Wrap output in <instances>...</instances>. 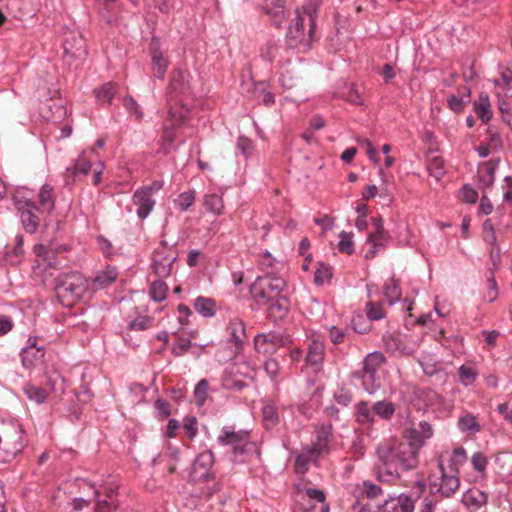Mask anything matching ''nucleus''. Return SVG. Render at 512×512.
I'll return each instance as SVG.
<instances>
[{
	"mask_svg": "<svg viewBox=\"0 0 512 512\" xmlns=\"http://www.w3.org/2000/svg\"><path fill=\"white\" fill-rule=\"evenodd\" d=\"M230 374H241L239 366L235 364L231 367L230 372H225L223 374L221 383L224 389L231 391H241L245 387H247V384L245 382L241 380H233Z\"/></svg>",
	"mask_w": 512,
	"mask_h": 512,
	"instance_id": "72a5a7b5",
	"label": "nucleus"
},
{
	"mask_svg": "<svg viewBox=\"0 0 512 512\" xmlns=\"http://www.w3.org/2000/svg\"><path fill=\"white\" fill-rule=\"evenodd\" d=\"M177 259L175 243L168 244L162 240L153 252L152 268L160 277H167L171 273L172 265Z\"/></svg>",
	"mask_w": 512,
	"mask_h": 512,
	"instance_id": "1a4fd4ad",
	"label": "nucleus"
},
{
	"mask_svg": "<svg viewBox=\"0 0 512 512\" xmlns=\"http://www.w3.org/2000/svg\"><path fill=\"white\" fill-rule=\"evenodd\" d=\"M384 362L385 357L381 352H371L364 358L362 368L355 372L356 378L361 381L364 390L370 395L375 394L380 388L377 372Z\"/></svg>",
	"mask_w": 512,
	"mask_h": 512,
	"instance_id": "423d86ee",
	"label": "nucleus"
},
{
	"mask_svg": "<svg viewBox=\"0 0 512 512\" xmlns=\"http://www.w3.org/2000/svg\"><path fill=\"white\" fill-rule=\"evenodd\" d=\"M203 206L206 211L219 216L224 212V202L222 196L216 193H207L203 197Z\"/></svg>",
	"mask_w": 512,
	"mask_h": 512,
	"instance_id": "473e14b6",
	"label": "nucleus"
},
{
	"mask_svg": "<svg viewBox=\"0 0 512 512\" xmlns=\"http://www.w3.org/2000/svg\"><path fill=\"white\" fill-rule=\"evenodd\" d=\"M469 512H477L488 503V494L476 488L467 489L461 498Z\"/></svg>",
	"mask_w": 512,
	"mask_h": 512,
	"instance_id": "6ab92c4d",
	"label": "nucleus"
},
{
	"mask_svg": "<svg viewBox=\"0 0 512 512\" xmlns=\"http://www.w3.org/2000/svg\"><path fill=\"white\" fill-rule=\"evenodd\" d=\"M471 465L472 468L481 476H484L486 473L488 459L482 452H475L471 456Z\"/></svg>",
	"mask_w": 512,
	"mask_h": 512,
	"instance_id": "3c124183",
	"label": "nucleus"
},
{
	"mask_svg": "<svg viewBox=\"0 0 512 512\" xmlns=\"http://www.w3.org/2000/svg\"><path fill=\"white\" fill-rule=\"evenodd\" d=\"M191 347V341L187 338H181L178 342L174 343L171 352L175 356H182Z\"/></svg>",
	"mask_w": 512,
	"mask_h": 512,
	"instance_id": "338daca9",
	"label": "nucleus"
},
{
	"mask_svg": "<svg viewBox=\"0 0 512 512\" xmlns=\"http://www.w3.org/2000/svg\"><path fill=\"white\" fill-rule=\"evenodd\" d=\"M390 240L391 237L387 232L374 231L370 233L365 243L368 248L365 250L364 257L366 259L374 258L377 253L388 246Z\"/></svg>",
	"mask_w": 512,
	"mask_h": 512,
	"instance_id": "a211bd4d",
	"label": "nucleus"
},
{
	"mask_svg": "<svg viewBox=\"0 0 512 512\" xmlns=\"http://www.w3.org/2000/svg\"><path fill=\"white\" fill-rule=\"evenodd\" d=\"M151 61L155 76L158 79L163 80L168 69V60L163 56V53L159 49L155 48L151 51Z\"/></svg>",
	"mask_w": 512,
	"mask_h": 512,
	"instance_id": "2f4dec72",
	"label": "nucleus"
},
{
	"mask_svg": "<svg viewBox=\"0 0 512 512\" xmlns=\"http://www.w3.org/2000/svg\"><path fill=\"white\" fill-rule=\"evenodd\" d=\"M375 454L378 479L385 482L400 478L402 472L414 469L419 461L411 445L396 438L378 444Z\"/></svg>",
	"mask_w": 512,
	"mask_h": 512,
	"instance_id": "f257e3e1",
	"label": "nucleus"
},
{
	"mask_svg": "<svg viewBox=\"0 0 512 512\" xmlns=\"http://www.w3.org/2000/svg\"><path fill=\"white\" fill-rule=\"evenodd\" d=\"M289 336L279 332L270 331L268 333L257 334L254 338V347L256 351L263 355L274 354L279 347L290 343Z\"/></svg>",
	"mask_w": 512,
	"mask_h": 512,
	"instance_id": "9b49d317",
	"label": "nucleus"
},
{
	"mask_svg": "<svg viewBox=\"0 0 512 512\" xmlns=\"http://www.w3.org/2000/svg\"><path fill=\"white\" fill-rule=\"evenodd\" d=\"M331 429L329 426H321L314 432L313 439L310 445H307L311 450L320 456L329 451Z\"/></svg>",
	"mask_w": 512,
	"mask_h": 512,
	"instance_id": "5701e85b",
	"label": "nucleus"
},
{
	"mask_svg": "<svg viewBox=\"0 0 512 512\" xmlns=\"http://www.w3.org/2000/svg\"><path fill=\"white\" fill-rule=\"evenodd\" d=\"M498 163L499 160L490 159L478 165V182L483 189H487L493 185Z\"/></svg>",
	"mask_w": 512,
	"mask_h": 512,
	"instance_id": "393cba45",
	"label": "nucleus"
},
{
	"mask_svg": "<svg viewBox=\"0 0 512 512\" xmlns=\"http://www.w3.org/2000/svg\"><path fill=\"white\" fill-rule=\"evenodd\" d=\"M458 428L461 432L467 434H476L480 431V424L476 416L467 413L459 417L457 422Z\"/></svg>",
	"mask_w": 512,
	"mask_h": 512,
	"instance_id": "4c0bfd02",
	"label": "nucleus"
},
{
	"mask_svg": "<svg viewBox=\"0 0 512 512\" xmlns=\"http://www.w3.org/2000/svg\"><path fill=\"white\" fill-rule=\"evenodd\" d=\"M62 46L66 58L81 60L86 56L85 40L82 33L78 30H65Z\"/></svg>",
	"mask_w": 512,
	"mask_h": 512,
	"instance_id": "f8f14e48",
	"label": "nucleus"
},
{
	"mask_svg": "<svg viewBox=\"0 0 512 512\" xmlns=\"http://www.w3.org/2000/svg\"><path fill=\"white\" fill-rule=\"evenodd\" d=\"M328 331L329 339L333 344H340L344 342L346 337V332L344 329L333 325L328 328Z\"/></svg>",
	"mask_w": 512,
	"mask_h": 512,
	"instance_id": "69168bd1",
	"label": "nucleus"
},
{
	"mask_svg": "<svg viewBox=\"0 0 512 512\" xmlns=\"http://www.w3.org/2000/svg\"><path fill=\"white\" fill-rule=\"evenodd\" d=\"M123 106L130 114L135 116L136 120L141 121L143 119L144 113L138 102L132 96H126L123 99Z\"/></svg>",
	"mask_w": 512,
	"mask_h": 512,
	"instance_id": "6e6d98bb",
	"label": "nucleus"
},
{
	"mask_svg": "<svg viewBox=\"0 0 512 512\" xmlns=\"http://www.w3.org/2000/svg\"><path fill=\"white\" fill-rule=\"evenodd\" d=\"M324 353V343L316 339L311 340L306 355V365L311 367L314 372L320 371L324 360Z\"/></svg>",
	"mask_w": 512,
	"mask_h": 512,
	"instance_id": "4be33fe9",
	"label": "nucleus"
},
{
	"mask_svg": "<svg viewBox=\"0 0 512 512\" xmlns=\"http://www.w3.org/2000/svg\"><path fill=\"white\" fill-rule=\"evenodd\" d=\"M25 431L15 418L0 417V464L9 463L25 446Z\"/></svg>",
	"mask_w": 512,
	"mask_h": 512,
	"instance_id": "7ed1b4c3",
	"label": "nucleus"
},
{
	"mask_svg": "<svg viewBox=\"0 0 512 512\" xmlns=\"http://www.w3.org/2000/svg\"><path fill=\"white\" fill-rule=\"evenodd\" d=\"M382 512H413L414 501L407 494L389 497L381 507Z\"/></svg>",
	"mask_w": 512,
	"mask_h": 512,
	"instance_id": "aec40b11",
	"label": "nucleus"
},
{
	"mask_svg": "<svg viewBox=\"0 0 512 512\" xmlns=\"http://www.w3.org/2000/svg\"><path fill=\"white\" fill-rule=\"evenodd\" d=\"M23 392L29 401L37 405L43 404L47 399L46 390L32 383L25 384L23 386Z\"/></svg>",
	"mask_w": 512,
	"mask_h": 512,
	"instance_id": "e433bc0d",
	"label": "nucleus"
},
{
	"mask_svg": "<svg viewBox=\"0 0 512 512\" xmlns=\"http://www.w3.org/2000/svg\"><path fill=\"white\" fill-rule=\"evenodd\" d=\"M264 370L272 381H276L280 372V364L276 359L269 358L264 363Z\"/></svg>",
	"mask_w": 512,
	"mask_h": 512,
	"instance_id": "13d9d810",
	"label": "nucleus"
},
{
	"mask_svg": "<svg viewBox=\"0 0 512 512\" xmlns=\"http://www.w3.org/2000/svg\"><path fill=\"white\" fill-rule=\"evenodd\" d=\"M386 348L393 354L411 355L418 347L417 341L409 335L390 334L384 338Z\"/></svg>",
	"mask_w": 512,
	"mask_h": 512,
	"instance_id": "2eb2a0df",
	"label": "nucleus"
},
{
	"mask_svg": "<svg viewBox=\"0 0 512 512\" xmlns=\"http://www.w3.org/2000/svg\"><path fill=\"white\" fill-rule=\"evenodd\" d=\"M267 306L269 314L275 318H283L289 310L287 300L282 296L274 301H270Z\"/></svg>",
	"mask_w": 512,
	"mask_h": 512,
	"instance_id": "79ce46f5",
	"label": "nucleus"
},
{
	"mask_svg": "<svg viewBox=\"0 0 512 512\" xmlns=\"http://www.w3.org/2000/svg\"><path fill=\"white\" fill-rule=\"evenodd\" d=\"M253 96L267 106L273 104L275 101V97L270 91L268 83L264 81L254 84Z\"/></svg>",
	"mask_w": 512,
	"mask_h": 512,
	"instance_id": "58836bf2",
	"label": "nucleus"
},
{
	"mask_svg": "<svg viewBox=\"0 0 512 512\" xmlns=\"http://www.w3.org/2000/svg\"><path fill=\"white\" fill-rule=\"evenodd\" d=\"M433 436V429L430 423L421 421L417 427H412L404 431L405 444L411 445L415 455L419 458V451L425 445L426 441Z\"/></svg>",
	"mask_w": 512,
	"mask_h": 512,
	"instance_id": "4468645a",
	"label": "nucleus"
},
{
	"mask_svg": "<svg viewBox=\"0 0 512 512\" xmlns=\"http://www.w3.org/2000/svg\"><path fill=\"white\" fill-rule=\"evenodd\" d=\"M39 201L43 209L51 211L54 209V193L53 187L49 184H44L39 192Z\"/></svg>",
	"mask_w": 512,
	"mask_h": 512,
	"instance_id": "37998d69",
	"label": "nucleus"
},
{
	"mask_svg": "<svg viewBox=\"0 0 512 512\" xmlns=\"http://www.w3.org/2000/svg\"><path fill=\"white\" fill-rule=\"evenodd\" d=\"M373 410L381 418L390 419L395 412V407L391 402L377 401L373 404Z\"/></svg>",
	"mask_w": 512,
	"mask_h": 512,
	"instance_id": "09e8293b",
	"label": "nucleus"
},
{
	"mask_svg": "<svg viewBox=\"0 0 512 512\" xmlns=\"http://www.w3.org/2000/svg\"><path fill=\"white\" fill-rule=\"evenodd\" d=\"M460 195L463 201L470 204L476 203L478 199V193L470 185H464L460 191Z\"/></svg>",
	"mask_w": 512,
	"mask_h": 512,
	"instance_id": "774afa93",
	"label": "nucleus"
},
{
	"mask_svg": "<svg viewBox=\"0 0 512 512\" xmlns=\"http://www.w3.org/2000/svg\"><path fill=\"white\" fill-rule=\"evenodd\" d=\"M321 5V0H310L304 4L300 9L301 16L304 20L308 19V26H310V32H314L316 28L317 12Z\"/></svg>",
	"mask_w": 512,
	"mask_h": 512,
	"instance_id": "c85d7f7f",
	"label": "nucleus"
},
{
	"mask_svg": "<svg viewBox=\"0 0 512 512\" xmlns=\"http://www.w3.org/2000/svg\"><path fill=\"white\" fill-rule=\"evenodd\" d=\"M195 202V192L185 191L175 199V206L181 210H188Z\"/></svg>",
	"mask_w": 512,
	"mask_h": 512,
	"instance_id": "864d4df0",
	"label": "nucleus"
},
{
	"mask_svg": "<svg viewBox=\"0 0 512 512\" xmlns=\"http://www.w3.org/2000/svg\"><path fill=\"white\" fill-rule=\"evenodd\" d=\"M91 170V161L85 157V152H83L78 159L75 161L73 166L68 167L67 171L71 172V174L76 175L77 173L88 174Z\"/></svg>",
	"mask_w": 512,
	"mask_h": 512,
	"instance_id": "49530a36",
	"label": "nucleus"
},
{
	"mask_svg": "<svg viewBox=\"0 0 512 512\" xmlns=\"http://www.w3.org/2000/svg\"><path fill=\"white\" fill-rule=\"evenodd\" d=\"M133 203L138 207L137 216L145 219L149 216L155 206V200L147 194L146 190L137 189L133 195Z\"/></svg>",
	"mask_w": 512,
	"mask_h": 512,
	"instance_id": "b1692460",
	"label": "nucleus"
},
{
	"mask_svg": "<svg viewBox=\"0 0 512 512\" xmlns=\"http://www.w3.org/2000/svg\"><path fill=\"white\" fill-rule=\"evenodd\" d=\"M262 413L264 420L270 425H275L279 420L277 409L273 404H266Z\"/></svg>",
	"mask_w": 512,
	"mask_h": 512,
	"instance_id": "052dcab7",
	"label": "nucleus"
},
{
	"mask_svg": "<svg viewBox=\"0 0 512 512\" xmlns=\"http://www.w3.org/2000/svg\"><path fill=\"white\" fill-rule=\"evenodd\" d=\"M168 287L162 280L152 282L150 286V296L155 302H162L166 299Z\"/></svg>",
	"mask_w": 512,
	"mask_h": 512,
	"instance_id": "a18cd8bd",
	"label": "nucleus"
},
{
	"mask_svg": "<svg viewBox=\"0 0 512 512\" xmlns=\"http://www.w3.org/2000/svg\"><path fill=\"white\" fill-rule=\"evenodd\" d=\"M261 9L277 28H282L289 18L285 0H262Z\"/></svg>",
	"mask_w": 512,
	"mask_h": 512,
	"instance_id": "dca6fc26",
	"label": "nucleus"
},
{
	"mask_svg": "<svg viewBox=\"0 0 512 512\" xmlns=\"http://www.w3.org/2000/svg\"><path fill=\"white\" fill-rule=\"evenodd\" d=\"M466 459L467 454L463 447H456L451 452H441L437 456V468L431 470L427 477L429 493L441 498H451L460 488V466Z\"/></svg>",
	"mask_w": 512,
	"mask_h": 512,
	"instance_id": "f03ea898",
	"label": "nucleus"
},
{
	"mask_svg": "<svg viewBox=\"0 0 512 512\" xmlns=\"http://www.w3.org/2000/svg\"><path fill=\"white\" fill-rule=\"evenodd\" d=\"M169 95H184L190 92V74L185 70H175L168 86Z\"/></svg>",
	"mask_w": 512,
	"mask_h": 512,
	"instance_id": "412c9836",
	"label": "nucleus"
},
{
	"mask_svg": "<svg viewBox=\"0 0 512 512\" xmlns=\"http://www.w3.org/2000/svg\"><path fill=\"white\" fill-rule=\"evenodd\" d=\"M332 278V268L324 263H319L315 273L314 282L316 285H323L330 281Z\"/></svg>",
	"mask_w": 512,
	"mask_h": 512,
	"instance_id": "de8ad7c7",
	"label": "nucleus"
},
{
	"mask_svg": "<svg viewBox=\"0 0 512 512\" xmlns=\"http://www.w3.org/2000/svg\"><path fill=\"white\" fill-rule=\"evenodd\" d=\"M221 446H230L235 462H240L238 458L247 451L249 445V433L247 431H235L230 426H224L217 437Z\"/></svg>",
	"mask_w": 512,
	"mask_h": 512,
	"instance_id": "6e6552de",
	"label": "nucleus"
},
{
	"mask_svg": "<svg viewBox=\"0 0 512 512\" xmlns=\"http://www.w3.org/2000/svg\"><path fill=\"white\" fill-rule=\"evenodd\" d=\"M154 319L151 316H139L128 324V329L134 331H144L153 326Z\"/></svg>",
	"mask_w": 512,
	"mask_h": 512,
	"instance_id": "5fc2aeb1",
	"label": "nucleus"
},
{
	"mask_svg": "<svg viewBox=\"0 0 512 512\" xmlns=\"http://www.w3.org/2000/svg\"><path fill=\"white\" fill-rule=\"evenodd\" d=\"M367 318L370 321H377L384 318L385 313L380 303L368 302L365 306Z\"/></svg>",
	"mask_w": 512,
	"mask_h": 512,
	"instance_id": "4d7b16f0",
	"label": "nucleus"
},
{
	"mask_svg": "<svg viewBox=\"0 0 512 512\" xmlns=\"http://www.w3.org/2000/svg\"><path fill=\"white\" fill-rule=\"evenodd\" d=\"M169 115L171 117L170 120H167L163 126V132L161 135V141L163 145L171 144L175 139V127L180 125L182 122V117L177 116L176 113L169 111Z\"/></svg>",
	"mask_w": 512,
	"mask_h": 512,
	"instance_id": "c756f323",
	"label": "nucleus"
},
{
	"mask_svg": "<svg viewBox=\"0 0 512 512\" xmlns=\"http://www.w3.org/2000/svg\"><path fill=\"white\" fill-rule=\"evenodd\" d=\"M383 294L390 305H393L400 301L401 288L398 280L394 276L390 277L384 284Z\"/></svg>",
	"mask_w": 512,
	"mask_h": 512,
	"instance_id": "f704fd0d",
	"label": "nucleus"
},
{
	"mask_svg": "<svg viewBox=\"0 0 512 512\" xmlns=\"http://www.w3.org/2000/svg\"><path fill=\"white\" fill-rule=\"evenodd\" d=\"M474 111L483 122H488L492 118V110L488 95H481L474 102Z\"/></svg>",
	"mask_w": 512,
	"mask_h": 512,
	"instance_id": "ea45409f",
	"label": "nucleus"
},
{
	"mask_svg": "<svg viewBox=\"0 0 512 512\" xmlns=\"http://www.w3.org/2000/svg\"><path fill=\"white\" fill-rule=\"evenodd\" d=\"M458 376L460 383L468 387L475 382L478 373L471 364H463L459 367Z\"/></svg>",
	"mask_w": 512,
	"mask_h": 512,
	"instance_id": "a19ab883",
	"label": "nucleus"
},
{
	"mask_svg": "<svg viewBox=\"0 0 512 512\" xmlns=\"http://www.w3.org/2000/svg\"><path fill=\"white\" fill-rule=\"evenodd\" d=\"M13 202L24 229L28 233H35L40 222L37 215L38 207L31 200L25 197L15 196L13 198Z\"/></svg>",
	"mask_w": 512,
	"mask_h": 512,
	"instance_id": "9d476101",
	"label": "nucleus"
},
{
	"mask_svg": "<svg viewBox=\"0 0 512 512\" xmlns=\"http://www.w3.org/2000/svg\"><path fill=\"white\" fill-rule=\"evenodd\" d=\"M209 384L206 379H201L194 388V398L197 406L201 407L205 404L208 394Z\"/></svg>",
	"mask_w": 512,
	"mask_h": 512,
	"instance_id": "8fccbe9b",
	"label": "nucleus"
},
{
	"mask_svg": "<svg viewBox=\"0 0 512 512\" xmlns=\"http://www.w3.org/2000/svg\"><path fill=\"white\" fill-rule=\"evenodd\" d=\"M286 287L285 280L272 272H266L262 276H258L250 287L252 298L259 305H268L270 301L282 296V292Z\"/></svg>",
	"mask_w": 512,
	"mask_h": 512,
	"instance_id": "20e7f679",
	"label": "nucleus"
},
{
	"mask_svg": "<svg viewBox=\"0 0 512 512\" xmlns=\"http://www.w3.org/2000/svg\"><path fill=\"white\" fill-rule=\"evenodd\" d=\"M227 332L230 342H233L235 345L242 343L245 337L244 323L238 318L230 320L227 326Z\"/></svg>",
	"mask_w": 512,
	"mask_h": 512,
	"instance_id": "c9c22d12",
	"label": "nucleus"
},
{
	"mask_svg": "<svg viewBox=\"0 0 512 512\" xmlns=\"http://www.w3.org/2000/svg\"><path fill=\"white\" fill-rule=\"evenodd\" d=\"M55 290L61 301L70 305L82 299L89 288V280L79 272L63 273L56 279Z\"/></svg>",
	"mask_w": 512,
	"mask_h": 512,
	"instance_id": "39448f33",
	"label": "nucleus"
},
{
	"mask_svg": "<svg viewBox=\"0 0 512 512\" xmlns=\"http://www.w3.org/2000/svg\"><path fill=\"white\" fill-rule=\"evenodd\" d=\"M47 384L50 390L55 392L59 389H63L64 379L57 371H54L47 375Z\"/></svg>",
	"mask_w": 512,
	"mask_h": 512,
	"instance_id": "e2e57ef3",
	"label": "nucleus"
},
{
	"mask_svg": "<svg viewBox=\"0 0 512 512\" xmlns=\"http://www.w3.org/2000/svg\"><path fill=\"white\" fill-rule=\"evenodd\" d=\"M117 276L118 273L114 267H107L99 271L92 280H89V288L91 291L102 290L115 282Z\"/></svg>",
	"mask_w": 512,
	"mask_h": 512,
	"instance_id": "a878e982",
	"label": "nucleus"
},
{
	"mask_svg": "<svg viewBox=\"0 0 512 512\" xmlns=\"http://www.w3.org/2000/svg\"><path fill=\"white\" fill-rule=\"evenodd\" d=\"M117 84L114 82H107L101 87L94 90L97 103L100 105H108L113 100L117 92Z\"/></svg>",
	"mask_w": 512,
	"mask_h": 512,
	"instance_id": "7c9ffc66",
	"label": "nucleus"
},
{
	"mask_svg": "<svg viewBox=\"0 0 512 512\" xmlns=\"http://www.w3.org/2000/svg\"><path fill=\"white\" fill-rule=\"evenodd\" d=\"M356 418L361 424L372 423L375 419L373 407L370 408L366 402H360L356 409Z\"/></svg>",
	"mask_w": 512,
	"mask_h": 512,
	"instance_id": "c03bdc74",
	"label": "nucleus"
},
{
	"mask_svg": "<svg viewBox=\"0 0 512 512\" xmlns=\"http://www.w3.org/2000/svg\"><path fill=\"white\" fill-rule=\"evenodd\" d=\"M43 347L37 345L36 338H29L27 345L21 349L22 364L25 368L31 369L44 357Z\"/></svg>",
	"mask_w": 512,
	"mask_h": 512,
	"instance_id": "f3484780",
	"label": "nucleus"
},
{
	"mask_svg": "<svg viewBox=\"0 0 512 512\" xmlns=\"http://www.w3.org/2000/svg\"><path fill=\"white\" fill-rule=\"evenodd\" d=\"M345 99L349 101L350 103L359 105L362 104V96L361 92L359 91L358 87L351 83L347 85V92L345 94Z\"/></svg>",
	"mask_w": 512,
	"mask_h": 512,
	"instance_id": "680f3d73",
	"label": "nucleus"
},
{
	"mask_svg": "<svg viewBox=\"0 0 512 512\" xmlns=\"http://www.w3.org/2000/svg\"><path fill=\"white\" fill-rule=\"evenodd\" d=\"M339 251L347 253V254H353L354 249V243H353V235L346 231H341L339 233V243H338Z\"/></svg>",
	"mask_w": 512,
	"mask_h": 512,
	"instance_id": "603ef678",
	"label": "nucleus"
},
{
	"mask_svg": "<svg viewBox=\"0 0 512 512\" xmlns=\"http://www.w3.org/2000/svg\"><path fill=\"white\" fill-rule=\"evenodd\" d=\"M194 310L204 318H212L216 315L217 304L209 297L198 296L193 302Z\"/></svg>",
	"mask_w": 512,
	"mask_h": 512,
	"instance_id": "bb28decb",
	"label": "nucleus"
},
{
	"mask_svg": "<svg viewBox=\"0 0 512 512\" xmlns=\"http://www.w3.org/2000/svg\"><path fill=\"white\" fill-rule=\"evenodd\" d=\"M213 464L214 454L212 451L207 450L198 454L191 466L190 479L194 482L210 480L213 477L211 472Z\"/></svg>",
	"mask_w": 512,
	"mask_h": 512,
	"instance_id": "ddd939ff",
	"label": "nucleus"
},
{
	"mask_svg": "<svg viewBox=\"0 0 512 512\" xmlns=\"http://www.w3.org/2000/svg\"><path fill=\"white\" fill-rule=\"evenodd\" d=\"M296 17L289 25L286 33V44L289 48L308 51L314 32L305 29L304 18L301 16L300 9L295 10Z\"/></svg>",
	"mask_w": 512,
	"mask_h": 512,
	"instance_id": "0eeeda50",
	"label": "nucleus"
},
{
	"mask_svg": "<svg viewBox=\"0 0 512 512\" xmlns=\"http://www.w3.org/2000/svg\"><path fill=\"white\" fill-rule=\"evenodd\" d=\"M319 456L308 446L304 447L295 459V471L304 474L308 465L312 462H317Z\"/></svg>",
	"mask_w": 512,
	"mask_h": 512,
	"instance_id": "cd10ccee",
	"label": "nucleus"
},
{
	"mask_svg": "<svg viewBox=\"0 0 512 512\" xmlns=\"http://www.w3.org/2000/svg\"><path fill=\"white\" fill-rule=\"evenodd\" d=\"M183 428L187 432L188 437L193 439L198 432V424L196 418L194 416L185 417Z\"/></svg>",
	"mask_w": 512,
	"mask_h": 512,
	"instance_id": "0e129e2a",
	"label": "nucleus"
},
{
	"mask_svg": "<svg viewBox=\"0 0 512 512\" xmlns=\"http://www.w3.org/2000/svg\"><path fill=\"white\" fill-rule=\"evenodd\" d=\"M429 174L437 181H440L445 174L442 161L438 158L433 159L427 166Z\"/></svg>",
	"mask_w": 512,
	"mask_h": 512,
	"instance_id": "bf43d9fd",
	"label": "nucleus"
}]
</instances>
